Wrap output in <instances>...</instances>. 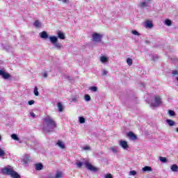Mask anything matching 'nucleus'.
I'll list each match as a JSON object with an SVG mask.
<instances>
[{
    "label": "nucleus",
    "instance_id": "2",
    "mask_svg": "<svg viewBox=\"0 0 178 178\" xmlns=\"http://www.w3.org/2000/svg\"><path fill=\"white\" fill-rule=\"evenodd\" d=\"M1 174L6 176H10L12 178H22L17 172L15 171L12 165H7L1 170Z\"/></svg>",
    "mask_w": 178,
    "mask_h": 178
},
{
    "label": "nucleus",
    "instance_id": "34",
    "mask_svg": "<svg viewBox=\"0 0 178 178\" xmlns=\"http://www.w3.org/2000/svg\"><path fill=\"white\" fill-rule=\"evenodd\" d=\"M79 123H81V124H83V123H86V118H84V117H79Z\"/></svg>",
    "mask_w": 178,
    "mask_h": 178
},
{
    "label": "nucleus",
    "instance_id": "44",
    "mask_svg": "<svg viewBox=\"0 0 178 178\" xmlns=\"http://www.w3.org/2000/svg\"><path fill=\"white\" fill-rule=\"evenodd\" d=\"M83 149L85 151L90 150V147L86 146V147H83Z\"/></svg>",
    "mask_w": 178,
    "mask_h": 178
},
{
    "label": "nucleus",
    "instance_id": "46",
    "mask_svg": "<svg viewBox=\"0 0 178 178\" xmlns=\"http://www.w3.org/2000/svg\"><path fill=\"white\" fill-rule=\"evenodd\" d=\"M31 116L32 117V118H35V113H34L33 112H31Z\"/></svg>",
    "mask_w": 178,
    "mask_h": 178
},
{
    "label": "nucleus",
    "instance_id": "47",
    "mask_svg": "<svg viewBox=\"0 0 178 178\" xmlns=\"http://www.w3.org/2000/svg\"><path fill=\"white\" fill-rule=\"evenodd\" d=\"M5 49H6V51H8V52H9V51H10V47H6L5 48Z\"/></svg>",
    "mask_w": 178,
    "mask_h": 178
},
{
    "label": "nucleus",
    "instance_id": "33",
    "mask_svg": "<svg viewBox=\"0 0 178 178\" xmlns=\"http://www.w3.org/2000/svg\"><path fill=\"white\" fill-rule=\"evenodd\" d=\"M165 24L166 26H172V21H170V19H165Z\"/></svg>",
    "mask_w": 178,
    "mask_h": 178
},
{
    "label": "nucleus",
    "instance_id": "20",
    "mask_svg": "<svg viewBox=\"0 0 178 178\" xmlns=\"http://www.w3.org/2000/svg\"><path fill=\"white\" fill-rule=\"evenodd\" d=\"M56 144L61 149H65V144L62 141L58 140Z\"/></svg>",
    "mask_w": 178,
    "mask_h": 178
},
{
    "label": "nucleus",
    "instance_id": "39",
    "mask_svg": "<svg viewBox=\"0 0 178 178\" xmlns=\"http://www.w3.org/2000/svg\"><path fill=\"white\" fill-rule=\"evenodd\" d=\"M132 34L134 35H140V33H138L137 31L134 30L131 31Z\"/></svg>",
    "mask_w": 178,
    "mask_h": 178
},
{
    "label": "nucleus",
    "instance_id": "14",
    "mask_svg": "<svg viewBox=\"0 0 178 178\" xmlns=\"http://www.w3.org/2000/svg\"><path fill=\"white\" fill-rule=\"evenodd\" d=\"M51 43L54 45L58 41V37L56 36H49V37Z\"/></svg>",
    "mask_w": 178,
    "mask_h": 178
},
{
    "label": "nucleus",
    "instance_id": "1",
    "mask_svg": "<svg viewBox=\"0 0 178 178\" xmlns=\"http://www.w3.org/2000/svg\"><path fill=\"white\" fill-rule=\"evenodd\" d=\"M56 129V122L49 116L47 115L43 119V129L44 131L51 132L54 131V129Z\"/></svg>",
    "mask_w": 178,
    "mask_h": 178
},
{
    "label": "nucleus",
    "instance_id": "19",
    "mask_svg": "<svg viewBox=\"0 0 178 178\" xmlns=\"http://www.w3.org/2000/svg\"><path fill=\"white\" fill-rule=\"evenodd\" d=\"M143 172H152V168L149 166H145L142 168Z\"/></svg>",
    "mask_w": 178,
    "mask_h": 178
},
{
    "label": "nucleus",
    "instance_id": "17",
    "mask_svg": "<svg viewBox=\"0 0 178 178\" xmlns=\"http://www.w3.org/2000/svg\"><path fill=\"white\" fill-rule=\"evenodd\" d=\"M108 60H109V58H108V57L105 56H102L100 57V61L102 62V63H106Z\"/></svg>",
    "mask_w": 178,
    "mask_h": 178
},
{
    "label": "nucleus",
    "instance_id": "30",
    "mask_svg": "<svg viewBox=\"0 0 178 178\" xmlns=\"http://www.w3.org/2000/svg\"><path fill=\"white\" fill-rule=\"evenodd\" d=\"M127 63L129 65V66H131V65H133V59L128 58L127 59Z\"/></svg>",
    "mask_w": 178,
    "mask_h": 178
},
{
    "label": "nucleus",
    "instance_id": "7",
    "mask_svg": "<svg viewBox=\"0 0 178 178\" xmlns=\"http://www.w3.org/2000/svg\"><path fill=\"white\" fill-rule=\"evenodd\" d=\"M120 145L123 149H127V148H129V145H127V142L125 140H120Z\"/></svg>",
    "mask_w": 178,
    "mask_h": 178
},
{
    "label": "nucleus",
    "instance_id": "26",
    "mask_svg": "<svg viewBox=\"0 0 178 178\" xmlns=\"http://www.w3.org/2000/svg\"><path fill=\"white\" fill-rule=\"evenodd\" d=\"M84 99L86 101V102H90V101H91V97L90 95H85Z\"/></svg>",
    "mask_w": 178,
    "mask_h": 178
},
{
    "label": "nucleus",
    "instance_id": "24",
    "mask_svg": "<svg viewBox=\"0 0 178 178\" xmlns=\"http://www.w3.org/2000/svg\"><path fill=\"white\" fill-rule=\"evenodd\" d=\"M89 90L92 91V92H97V91H98V88L97 86H91L89 88Z\"/></svg>",
    "mask_w": 178,
    "mask_h": 178
},
{
    "label": "nucleus",
    "instance_id": "4",
    "mask_svg": "<svg viewBox=\"0 0 178 178\" xmlns=\"http://www.w3.org/2000/svg\"><path fill=\"white\" fill-rule=\"evenodd\" d=\"M161 104H162V99L159 96H156L154 97V102H152L150 106L153 108H158Z\"/></svg>",
    "mask_w": 178,
    "mask_h": 178
},
{
    "label": "nucleus",
    "instance_id": "12",
    "mask_svg": "<svg viewBox=\"0 0 178 178\" xmlns=\"http://www.w3.org/2000/svg\"><path fill=\"white\" fill-rule=\"evenodd\" d=\"M35 169L36 170H42L44 169V165L41 163L35 164Z\"/></svg>",
    "mask_w": 178,
    "mask_h": 178
},
{
    "label": "nucleus",
    "instance_id": "43",
    "mask_svg": "<svg viewBox=\"0 0 178 178\" xmlns=\"http://www.w3.org/2000/svg\"><path fill=\"white\" fill-rule=\"evenodd\" d=\"M102 74H103V76H106V74H108V71H106L105 70H103Z\"/></svg>",
    "mask_w": 178,
    "mask_h": 178
},
{
    "label": "nucleus",
    "instance_id": "25",
    "mask_svg": "<svg viewBox=\"0 0 178 178\" xmlns=\"http://www.w3.org/2000/svg\"><path fill=\"white\" fill-rule=\"evenodd\" d=\"M33 93L35 97H38L40 95V92H38V88H37V86L34 88Z\"/></svg>",
    "mask_w": 178,
    "mask_h": 178
},
{
    "label": "nucleus",
    "instance_id": "36",
    "mask_svg": "<svg viewBox=\"0 0 178 178\" xmlns=\"http://www.w3.org/2000/svg\"><path fill=\"white\" fill-rule=\"evenodd\" d=\"M129 175L131 176H136L137 175V172H136V170H132L129 172Z\"/></svg>",
    "mask_w": 178,
    "mask_h": 178
},
{
    "label": "nucleus",
    "instance_id": "40",
    "mask_svg": "<svg viewBox=\"0 0 178 178\" xmlns=\"http://www.w3.org/2000/svg\"><path fill=\"white\" fill-rule=\"evenodd\" d=\"M29 159H28L27 156H26L24 159H23V161L24 163H29Z\"/></svg>",
    "mask_w": 178,
    "mask_h": 178
},
{
    "label": "nucleus",
    "instance_id": "22",
    "mask_svg": "<svg viewBox=\"0 0 178 178\" xmlns=\"http://www.w3.org/2000/svg\"><path fill=\"white\" fill-rule=\"evenodd\" d=\"M172 172H177L178 171V166L176 164H174L170 168Z\"/></svg>",
    "mask_w": 178,
    "mask_h": 178
},
{
    "label": "nucleus",
    "instance_id": "38",
    "mask_svg": "<svg viewBox=\"0 0 178 178\" xmlns=\"http://www.w3.org/2000/svg\"><path fill=\"white\" fill-rule=\"evenodd\" d=\"M172 74L173 76H178V70H174L172 72Z\"/></svg>",
    "mask_w": 178,
    "mask_h": 178
},
{
    "label": "nucleus",
    "instance_id": "11",
    "mask_svg": "<svg viewBox=\"0 0 178 178\" xmlns=\"http://www.w3.org/2000/svg\"><path fill=\"white\" fill-rule=\"evenodd\" d=\"M58 38H60V40H65L66 37L65 36V33L62 32V31H58L57 32Z\"/></svg>",
    "mask_w": 178,
    "mask_h": 178
},
{
    "label": "nucleus",
    "instance_id": "51",
    "mask_svg": "<svg viewBox=\"0 0 178 178\" xmlns=\"http://www.w3.org/2000/svg\"><path fill=\"white\" fill-rule=\"evenodd\" d=\"M151 1H152V0H147V1L149 3V2H151Z\"/></svg>",
    "mask_w": 178,
    "mask_h": 178
},
{
    "label": "nucleus",
    "instance_id": "18",
    "mask_svg": "<svg viewBox=\"0 0 178 178\" xmlns=\"http://www.w3.org/2000/svg\"><path fill=\"white\" fill-rule=\"evenodd\" d=\"M53 45H54L55 48H56V49H62V48H63V46L62 45V43H59V42H56L55 44H54Z\"/></svg>",
    "mask_w": 178,
    "mask_h": 178
},
{
    "label": "nucleus",
    "instance_id": "3",
    "mask_svg": "<svg viewBox=\"0 0 178 178\" xmlns=\"http://www.w3.org/2000/svg\"><path fill=\"white\" fill-rule=\"evenodd\" d=\"M103 37H104L103 35H101L98 33H94L92 35V42H101V41H102Z\"/></svg>",
    "mask_w": 178,
    "mask_h": 178
},
{
    "label": "nucleus",
    "instance_id": "21",
    "mask_svg": "<svg viewBox=\"0 0 178 178\" xmlns=\"http://www.w3.org/2000/svg\"><path fill=\"white\" fill-rule=\"evenodd\" d=\"M57 106L59 112H63V105H62V103L58 102Z\"/></svg>",
    "mask_w": 178,
    "mask_h": 178
},
{
    "label": "nucleus",
    "instance_id": "13",
    "mask_svg": "<svg viewBox=\"0 0 178 178\" xmlns=\"http://www.w3.org/2000/svg\"><path fill=\"white\" fill-rule=\"evenodd\" d=\"M145 26L147 29H152V27H154V24H152V22L151 21H146L145 22Z\"/></svg>",
    "mask_w": 178,
    "mask_h": 178
},
{
    "label": "nucleus",
    "instance_id": "16",
    "mask_svg": "<svg viewBox=\"0 0 178 178\" xmlns=\"http://www.w3.org/2000/svg\"><path fill=\"white\" fill-rule=\"evenodd\" d=\"M5 155H6V152L3 149L0 147V158H2V159H5Z\"/></svg>",
    "mask_w": 178,
    "mask_h": 178
},
{
    "label": "nucleus",
    "instance_id": "42",
    "mask_svg": "<svg viewBox=\"0 0 178 178\" xmlns=\"http://www.w3.org/2000/svg\"><path fill=\"white\" fill-rule=\"evenodd\" d=\"M105 178H113L112 177V175L111 174H107L105 175L104 177Z\"/></svg>",
    "mask_w": 178,
    "mask_h": 178
},
{
    "label": "nucleus",
    "instance_id": "52",
    "mask_svg": "<svg viewBox=\"0 0 178 178\" xmlns=\"http://www.w3.org/2000/svg\"><path fill=\"white\" fill-rule=\"evenodd\" d=\"M176 131L178 133V128L176 129Z\"/></svg>",
    "mask_w": 178,
    "mask_h": 178
},
{
    "label": "nucleus",
    "instance_id": "29",
    "mask_svg": "<svg viewBox=\"0 0 178 178\" xmlns=\"http://www.w3.org/2000/svg\"><path fill=\"white\" fill-rule=\"evenodd\" d=\"M159 161H161V162H162L163 163H166V162H168V159L165 157L162 156L159 157Z\"/></svg>",
    "mask_w": 178,
    "mask_h": 178
},
{
    "label": "nucleus",
    "instance_id": "48",
    "mask_svg": "<svg viewBox=\"0 0 178 178\" xmlns=\"http://www.w3.org/2000/svg\"><path fill=\"white\" fill-rule=\"evenodd\" d=\"M156 59H158L157 56H153V58H152V60H156Z\"/></svg>",
    "mask_w": 178,
    "mask_h": 178
},
{
    "label": "nucleus",
    "instance_id": "31",
    "mask_svg": "<svg viewBox=\"0 0 178 178\" xmlns=\"http://www.w3.org/2000/svg\"><path fill=\"white\" fill-rule=\"evenodd\" d=\"M79 98V96L76 95L74 96L70 100V102H77V99Z\"/></svg>",
    "mask_w": 178,
    "mask_h": 178
},
{
    "label": "nucleus",
    "instance_id": "35",
    "mask_svg": "<svg viewBox=\"0 0 178 178\" xmlns=\"http://www.w3.org/2000/svg\"><path fill=\"white\" fill-rule=\"evenodd\" d=\"M111 151H112V152H113L114 154L118 153V149L116 148V147H112L110 148Z\"/></svg>",
    "mask_w": 178,
    "mask_h": 178
},
{
    "label": "nucleus",
    "instance_id": "32",
    "mask_svg": "<svg viewBox=\"0 0 178 178\" xmlns=\"http://www.w3.org/2000/svg\"><path fill=\"white\" fill-rule=\"evenodd\" d=\"M168 115L170 116H176V113L175 112V111L168 110Z\"/></svg>",
    "mask_w": 178,
    "mask_h": 178
},
{
    "label": "nucleus",
    "instance_id": "41",
    "mask_svg": "<svg viewBox=\"0 0 178 178\" xmlns=\"http://www.w3.org/2000/svg\"><path fill=\"white\" fill-rule=\"evenodd\" d=\"M35 103V102L34 100H30L28 102V104L29 105H34Z\"/></svg>",
    "mask_w": 178,
    "mask_h": 178
},
{
    "label": "nucleus",
    "instance_id": "27",
    "mask_svg": "<svg viewBox=\"0 0 178 178\" xmlns=\"http://www.w3.org/2000/svg\"><path fill=\"white\" fill-rule=\"evenodd\" d=\"M60 177H62V172H57L54 177H49V178H60Z\"/></svg>",
    "mask_w": 178,
    "mask_h": 178
},
{
    "label": "nucleus",
    "instance_id": "37",
    "mask_svg": "<svg viewBox=\"0 0 178 178\" xmlns=\"http://www.w3.org/2000/svg\"><path fill=\"white\" fill-rule=\"evenodd\" d=\"M83 164L84 163L83 162L79 161V162L76 163V166H77V168H81V166H83Z\"/></svg>",
    "mask_w": 178,
    "mask_h": 178
},
{
    "label": "nucleus",
    "instance_id": "6",
    "mask_svg": "<svg viewBox=\"0 0 178 178\" xmlns=\"http://www.w3.org/2000/svg\"><path fill=\"white\" fill-rule=\"evenodd\" d=\"M0 76H1L2 78L4 79V80H8L10 79V77H12V76H10L9 73L3 71V70H0Z\"/></svg>",
    "mask_w": 178,
    "mask_h": 178
},
{
    "label": "nucleus",
    "instance_id": "10",
    "mask_svg": "<svg viewBox=\"0 0 178 178\" xmlns=\"http://www.w3.org/2000/svg\"><path fill=\"white\" fill-rule=\"evenodd\" d=\"M127 136L129 137L131 140H133L134 141L137 140V136L134 134L133 132H129L127 134Z\"/></svg>",
    "mask_w": 178,
    "mask_h": 178
},
{
    "label": "nucleus",
    "instance_id": "45",
    "mask_svg": "<svg viewBox=\"0 0 178 178\" xmlns=\"http://www.w3.org/2000/svg\"><path fill=\"white\" fill-rule=\"evenodd\" d=\"M63 3H69L70 1L69 0H62Z\"/></svg>",
    "mask_w": 178,
    "mask_h": 178
},
{
    "label": "nucleus",
    "instance_id": "5",
    "mask_svg": "<svg viewBox=\"0 0 178 178\" xmlns=\"http://www.w3.org/2000/svg\"><path fill=\"white\" fill-rule=\"evenodd\" d=\"M84 165L88 170H90V172H98V168H97V167H95L94 165H92L88 161H86L84 163Z\"/></svg>",
    "mask_w": 178,
    "mask_h": 178
},
{
    "label": "nucleus",
    "instance_id": "9",
    "mask_svg": "<svg viewBox=\"0 0 178 178\" xmlns=\"http://www.w3.org/2000/svg\"><path fill=\"white\" fill-rule=\"evenodd\" d=\"M33 26H35L36 29H41V27L42 26V24L41 23V22H40V20L36 19L33 23Z\"/></svg>",
    "mask_w": 178,
    "mask_h": 178
},
{
    "label": "nucleus",
    "instance_id": "28",
    "mask_svg": "<svg viewBox=\"0 0 178 178\" xmlns=\"http://www.w3.org/2000/svg\"><path fill=\"white\" fill-rule=\"evenodd\" d=\"M11 138H13V140H15L16 141H19V136H17L15 134L11 135Z\"/></svg>",
    "mask_w": 178,
    "mask_h": 178
},
{
    "label": "nucleus",
    "instance_id": "23",
    "mask_svg": "<svg viewBox=\"0 0 178 178\" xmlns=\"http://www.w3.org/2000/svg\"><path fill=\"white\" fill-rule=\"evenodd\" d=\"M166 122L168 123V124H169V126H175V121L172 120H166Z\"/></svg>",
    "mask_w": 178,
    "mask_h": 178
},
{
    "label": "nucleus",
    "instance_id": "53",
    "mask_svg": "<svg viewBox=\"0 0 178 178\" xmlns=\"http://www.w3.org/2000/svg\"><path fill=\"white\" fill-rule=\"evenodd\" d=\"M177 81H178V77H177Z\"/></svg>",
    "mask_w": 178,
    "mask_h": 178
},
{
    "label": "nucleus",
    "instance_id": "8",
    "mask_svg": "<svg viewBox=\"0 0 178 178\" xmlns=\"http://www.w3.org/2000/svg\"><path fill=\"white\" fill-rule=\"evenodd\" d=\"M40 38H43V40H47L49 38L48 33L47 31H43L39 33Z\"/></svg>",
    "mask_w": 178,
    "mask_h": 178
},
{
    "label": "nucleus",
    "instance_id": "49",
    "mask_svg": "<svg viewBox=\"0 0 178 178\" xmlns=\"http://www.w3.org/2000/svg\"><path fill=\"white\" fill-rule=\"evenodd\" d=\"M43 77H44V78L48 77V74H47V72H45V73L43 74Z\"/></svg>",
    "mask_w": 178,
    "mask_h": 178
},
{
    "label": "nucleus",
    "instance_id": "15",
    "mask_svg": "<svg viewBox=\"0 0 178 178\" xmlns=\"http://www.w3.org/2000/svg\"><path fill=\"white\" fill-rule=\"evenodd\" d=\"M148 3H149L147 1H144L143 2L139 3L140 8H145L148 6Z\"/></svg>",
    "mask_w": 178,
    "mask_h": 178
},
{
    "label": "nucleus",
    "instance_id": "50",
    "mask_svg": "<svg viewBox=\"0 0 178 178\" xmlns=\"http://www.w3.org/2000/svg\"><path fill=\"white\" fill-rule=\"evenodd\" d=\"M1 140H2V136H1V135H0V141H1Z\"/></svg>",
    "mask_w": 178,
    "mask_h": 178
}]
</instances>
